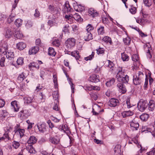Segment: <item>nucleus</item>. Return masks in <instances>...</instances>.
<instances>
[{
    "label": "nucleus",
    "mask_w": 155,
    "mask_h": 155,
    "mask_svg": "<svg viewBox=\"0 0 155 155\" xmlns=\"http://www.w3.org/2000/svg\"><path fill=\"white\" fill-rule=\"evenodd\" d=\"M99 76L96 74H93L89 78L90 81L96 83L100 81Z\"/></svg>",
    "instance_id": "12"
},
{
    "label": "nucleus",
    "mask_w": 155,
    "mask_h": 155,
    "mask_svg": "<svg viewBox=\"0 0 155 155\" xmlns=\"http://www.w3.org/2000/svg\"><path fill=\"white\" fill-rule=\"evenodd\" d=\"M6 57L8 60V62L12 63L14 61L15 56L13 52L12 51L6 52Z\"/></svg>",
    "instance_id": "6"
},
{
    "label": "nucleus",
    "mask_w": 155,
    "mask_h": 155,
    "mask_svg": "<svg viewBox=\"0 0 155 155\" xmlns=\"http://www.w3.org/2000/svg\"><path fill=\"white\" fill-rule=\"evenodd\" d=\"M88 13L90 15L93 17L97 16L98 15V13L93 8H90L88 10Z\"/></svg>",
    "instance_id": "21"
},
{
    "label": "nucleus",
    "mask_w": 155,
    "mask_h": 155,
    "mask_svg": "<svg viewBox=\"0 0 155 155\" xmlns=\"http://www.w3.org/2000/svg\"><path fill=\"white\" fill-rule=\"evenodd\" d=\"M52 44L54 45L56 47H59L60 45V41L58 39L55 40L53 41Z\"/></svg>",
    "instance_id": "56"
},
{
    "label": "nucleus",
    "mask_w": 155,
    "mask_h": 155,
    "mask_svg": "<svg viewBox=\"0 0 155 155\" xmlns=\"http://www.w3.org/2000/svg\"><path fill=\"white\" fill-rule=\"evenodd\" d=\"M74 9L76 11L81 12L84 10L85 7L84 6H82L80 5H78L77 6H74Z\"/></svg>",
    "instance_id": "28"
},
{
    "label": "nucleus",
    "mask_w": 155,
    "mask_h": 155,
    "mask_svg": "<svg viewBox=\"0 0 155 155\" xmlns=\"http://www.w3.org/2000/svg\"><path fill=\"white\" fill-rule=\"evenodd\" d=\"M144 75L143 73L140 71L136 73L133 76V82L135 85L140 84L144 78Z\"/></svg>",
    "instance_id": "2"
},
{
    "label": "nucleus",
    "mask_w": 155,
    "mask_h": 155,
    "mask_svg": "<svg viewBox=\"0 0 155 155\" xmlns=\"http://www.w3.org/2000/svg\"><path fill=\"white\" fill-rule=\"evenodd\" d=\"M125 84L126 83L118 82L117 86L119 88V91L122 94H124L127 91V89Z\"/></svg>",
    "instance_id": "7"
},
{
    "label": "nucleus",
    "mask_w": 155,
    "mask_h": 155,
    "mask_svg": "<svg viewBox=\"0 0 155 155\" xmlns=\"http://www.w3.org/2000/svg\"><path fill=\"white\" fill-rule=\"evenodd\" d=\"M97 53L98 54H102L104 53V50L103 48H99L96 50Z\"/></svg>",
    "instance_id": "57"
},
{
    "label": "nucleus",
    "mask_w": 155,
    "mask_h": 155,
    "mask_svg": "<svg viewBox=\"0 0 155 155\" xmlns=\"http://www.w3.org/2000/svg\"><path fill=\"white\" fill-rule=\"evenodd\" d=\"M33 25V23L30 20H28L25 26L27 28H31Z\"/></svg>",
    "instance_id": "51"
},
{
    "label": "nucleus",
    "mask_w": 155,
    "mask_h": 155,
    "mask_svg": "<svg viewBox=\"0 0 155 155\" xmlns=\"http://www.w3.org/2000/svg\"><path fill=\"white\" fill-rule=\"evenodd\" d=\"M115 81V79L114 78H112L110 80L107 81L105 84L107 87H110L114 84Z\"/></svg>",
    "instance_id": "29"
},
{
    "label": "nucleus",
    "mask_w": 155,
    "mask_h": 155,
    "mask_svg": "<svg viewBox=\"0 0 155 155\" xmlns=\"http://www.w3.org/2000/svg\"><path fill=\"white\" fill-rule=\"evenodd\" d=\"M20 113L21 116H24L27 117L30 115V114L26 110L21 111Z\"/></svg>",
    "instance_id": "41"
},
{
    "label": "nucleus",
    "mask_w": 155,
    "mask_h": 155,
    "mask_svg": "<svg viewBox=\"0 0 155 155\" xmlns=\"http://www.w3.org/2000/svg\"><path fill=\"white\" fill-rule=\"evenodd\" d=\"M130 12L133 14H134L136 12V9L135 7H131V8L130 9Z\"/></svg>",
    "instance_id": "60"
},
{
    "label": "nucleus",
    "mask_w": 155,
    "mask_h": 155,
    "mask_svg": "<svg viewBox=\"0 0 155 155\" xmlns=\"http://www.w3.org/2000/svg\"><path fill=\"white\" fill-rule=\"evenodd\" d=\"M35 11V13L34 14V16L35 17H39L40 14L39 11L37 10V9H36Z\"/></svg>",
    "instance_id": "63"
},
{
    "label": "nucleus",
    "mask_w": 155,
    "mask_h": 155,
    "mask_svg": "<svg viewBox=\"0 0 155 155\" xmlns=\"http://www.w3.org/2000/svg\"><path fill=\"white\" fill-rule=\"evenodd\" d=\"M149 117V114H143L140 116V118L142 121H146L147 120Z\"/></svg>",
    "instance_id": "31"
},
{
    "label": "nucleus",
    "mask_w": 155,
    "mask_h": 155,
    "mask_svg": "<svg viewBox=\"0 0 155 155\" xmlns=\"http://www.w3.org/2000/svg\"><path fill=\"white\" fill-rule=\"evenodd\" d=\"M53 82H54L55 86L56 87L57 85V78L56 75H53Z\"/></svg>",
    "instance_id": "61"
},
{
    "label": "nucleus",
    "mask_w": 155,
    "mask_h": 155,
    "mask_svg": "<svg viewBox=\"0 0 155 155\" xmlns=\"http://www.w3.org/2000/svg\"><path fill=\"white\" fill-rule=\"evenodd\" d=\"M65 18L66 19V21L69 24H71L73 22V17L72 15H66Z\"/></svg>",
    "instance_id": "34"
},
{
    "label": "nucleus",
    "mask_w": 155,
    "mask_h": 155,
    "mask_svg": "<svg viewBox=\"0 0 155 155\" xmlns=\"http://www.w3.org/2000/svg\"><path fill=\"white\" fill-rule=\"evenodd\" d=\"M121 146L119 144L117 145L114 149V154L115 155H121Z\"/></svg>",
    "instance_id": "19"
},
{
    "label": "nucleus",
    "mask_w": 155,
    "mask_h": 155,
    "mask_svg": "<svg viewBox=\"0 0 155 155\" xmlns=\"http://www.w3.org/2000/svg\"><path fill=\"white\" fill-rule=\"evenodd\" d=\"M22 20L21 19H18L15 21V24L18 27H20L22 24Z\"/></svg>",
    "instance_id": "45"
},
{
    "label": "nucleus",
    "mask_w": 155,
    "mask_h": 155,
    "mask_svg": "<svg viewBox=\"0 0 155 155\" xmlns=\"http://www.w3.org/2000/svg\"><path fill=\"white\" fill-rule=\"evenodd\" d=\"M59 129L61 130H63L64 132H65L66 131L69 130V128L68 127L67 125L66 124L60 125L59 127Z\"/></svg>",
    "instance_id": "37"
},
{
    "label": "nucleus",
    "mask_w": 155,
    "mask_h": 155,
    "mask_svg": "<svg viewBox=\"0 0 155 155\" xmlns=\"http://www.w3.org/2000/svg\"><path fill=\"white\" fill-rule=\"evenodd\" d=\"M148 109L149 110L152 111L155 108V102L153 100H151L150 101L149 103L148 104Z\"/></svg>",
    "instance_id": "20"
},
{
    "label": "nucleus",
    "mask_w": 155,
    "mask_h": 155,
    "mask_svg": "<svg viewBox=\"0 0 155 155\" xmlns=\"http://www.w3.org/2000/svg\"><path fill=\"white\" fill-rule=\"evenodd\" d=\"M26 148L28 152L31 153H34L35 152V151L33 148L32 145H26Z\"/></svg>",
    "instance_id": "25"
},
{
    "label": "nucleus",
    "mask_w": 155,
    "mask_h": 155,
    "mask_svg": "<svg viewBox=\"0 0 155 155\" xmlns=\"http://www.w3.org/2000/svg\"><path fill=\"white\" fill-rule=\"evenodd\" d=\"M73 18L75 20L78 21L80 20L81 18L80 15L77 13H76L74 15Z\"/></svg>",
    "instance_id": "58"
},
{
    "label": "nucleus",
    "mask_w": 155,
    "mask_h": 155,
    "mask_svg": "<svg viewBox=\"0 0 155 155\" xmlns=\"http://www.w3.org/2000/svg\"><path fill=\"white\" fill-rule=\"evenodd\" d=\"M108 64H106V66H107L109 68H110L112 70H113V67L114 66V64L113 63V62L110 60H108L107 61Z\"/></svg>",
    "instance_id": "43"
},
{
    "label": "nucleus",
    "mask_w": 155,
    "mask_h": 155,
    "mask_svg": "<svg viewBox=\"0 0 155 155\" xmlns=\"http://www.w3.org/2000/svg\"><path fill=\"white\" fill-rule=\"evenodd\" d=\"M71 8L68 2H66L63 5L62 11L64 13L68 12L70 11Z\"/></svg>",
    "instance_id": "16"
},
{
    "label": "nucleus",
    "mask_w": 155,
    "mask_h": 155,
    "mask_svg": "<svg viewBox=\"0 0 155 155\" xmlns=\"http://www.w3.org/2000/svg\"><path fill=\"white\" fill-rule=\"evenodd\" d=\"M25 130L23 129H18L17 130H15V133H18L20 134L21 137H22L24 135V133Z\"/></svg>",
    "instance_id": "44"
},
{
    "label": "nucleus",
    "mask_w": 155,
    "mask_h": 155,
    "mask_svg": "<svg viewBox=\"0 0 155 155\" xmlns=\"http://www.w3.org/2000/svg\"><path fill=\"white\" fill-rule=\"evenodd\" d=\"M12 146L14 148L16 149L20 146V143L18 142L14 141L12 142Z\"/></svg>",
    "instance_id": "52"
},
{
    "label": "nucleus",
    "mask_w": 155,
    "mask_h": 155,
    "mask_svg": "<svg viewBox=\"0 0 155 155\" xmlns=\"http://www.w3.org/2000/svg\"><path fill=\"white\" fill-rule=\"evenodd\" d=\"M119 104V101L117 99L112 98L108 102V104L110 106L114 107L118 105Z\"/></svg>",
    "instance_id": "10"
},
{
    "label": "nucleus",
    "mask_w": 155,
    "mask_h": 155,
    "mask_svg": "<svg viewBox=\"0 0 155 155\" xmlns=\"http://www.w3.org/2000/svg\"><path fill=\"white\" fill-rule=\"evenodd\" d=\"M65 53L67 54H70L72 56L74 57L77 60H79L80 58V55H79V52L78 51H75L72 52H70L67 51Z\"/></svg>",
    "instance_id": "11"
},
{
    "label": "nucleus",
    "mask_w": 155,
    "mask_h": 155,
    "mask_svg": "<svg viewBox=\"0 0 155 155\" xmlns=\"http://www.w3.org/2000/svg\"><path fill=\"white\" fill-rule=\"evenodd\" d=\"M49 140L51 143L54 144H58L60 142V139L59 138L52 136L50 137Z\"/></svg>",
    "instance_id": "18"
},
{
    "label": "nucleus",
    "mask_w": 155,
    "mask_h": 155,
    "mask_svg": "<svg viewBox=\"0 0 155 155\" xmlns=\"http://www.w3.org/2000/svg\"><path fill=\"white\" fill-rule=\"evenodd\" d=\"M75 40L73 38L68 39L66 41V45L67 47L71 48L74 46L75 45Z\"/></svg>",
    "instance_id": "8"
},
{
    "label": "nucleus",
    "mask_w": 155,
    "mask_h": 155,
    "mask_svg": "<svg viewBox=\"0 0 155 155\" xmlns=\"http://www.w3.org/2000/svg\"><path fill=\"white\" fill-rule=\"evenodd\" d=\"M130 128L133 130H137L139 127V124L135 120H132L130 124Z\"/></svg>",
    "instance_id": "13"
},
{
    "label": "nucleus",
    "mask_w": 155,
    "mask_h": 155,
    "mask_svg": "<svg viewBox=\"0 0 155 155\" xmlns=\"http://www.w3.org/2000/svg\"><path fill=\"white\" fill-rule=\"evenodd\" d=\"M7 115L8 113L6 110H2L0 111V118H1V119L5 118Z\"/></svg>",
    "instance_id": "35"
},
{
    "label": "nucleus",
    "mask_w": 155,
    "mask_h": 155,
    "mask_svg": "<svg viewBox=\"0 0 155 155\" xmlns=\"http://www.w3.org/2000/svg\"><path fill=\"white\" fill-rule=\"evenodd\" d=\"M6 51L3 48H0V64L2 67L4 66V62L5 60Z\"/></svg>",
    "instance_id": "5"
},
{
    "label": "nucleus",
    "mask_w": 155,
    "mask_h": 155,
    "mask_svg": "<svg viewBox=\"0 0 155 155\" xmlns=\"http://www.w3.org/2000/svg\"><path fill=\"white\" fill-rule=\"evenodd\" d=\"M69 26L68 25H65L63 29V31L65 33L68 32L69 31Z\"/></svg>",
    "instance_id": "59"
},
{
    "label": "nucleus",
    "mask_w": 155,
    "mask_h": 155,
    "mask_svg": "<svg viewBox=\"0 0 155 155\" xmlns=\"http://www.w3.org/2000/svg\"><path fill=\"white\" fill-rule=\"evenodd\" d=\"M148 106L147 101L141 100L137 104V108L141 112L143 111Z\"/></svg>",
    "instance_id": "4"
},
{
    "label": "nucleus",
    "mask_w": 155,
    "mask_h": 155,
    "mask_svg": "<svg viewBox=\"0 0 155 155\" xmlns=\"http://www.w3.org/2000/svg\"><path fill=\"white\" fill-rule=\"evenodd\" d=\"M118 72L117 78L118 82L127 83L129 80V76L126 74L125 70L122 67H119L117 69Z\"/></svg>",
    "instance_id": "1"
},
{
    "label": "nucleus",
    "mask_w": 155,
    "mask_h": 155,
    "mask_svg": "<svg viewBox=\"0 0 155 155\" xmlns=\"http://www.w3.org/2000/svg\"><path fill=\"white\" fill-rule=\"evenodd\" d=\"M17 47L20 50H23L26 47L25 44L23 42H20L16 45Z\"/></svg>",
    "instance_id": "24"
},
{
    "label": "nucleus",
    "mask_w": 155,
    "mask_h": 155,
    "mask_svg": "<svg viewBox=\"0 0 155 155\" xmlns=\"http://www.w3.org/2000/svg\"><path fill=\"white\" fill-rule=\"evenodd\" d=\"M24 103L27 104H29L31 103L32 101L33 98L28 96L25 97L23 98Z\"/></svg>",
    "instance_id": "33"
},
{
    "label": "nucleus",
    "mask_w": 155,
    "mask_h": 155,
    "mask_svg": "<svg viewBox=\"0 0 155 155\" xmlns=\"http://www.w3.org/2000/svg\"><path fill=\"white\" fill-rule=\"evenodd\" d=\"M15 14L12 13L8 17L7 19L8 23H10L15 19Z\"/></svg>",
    "instance_id": "32"
},
{
    "label": "nucleus",
    "mask_w": 155,
    "mask_h": 155,
    "mask_svg": "<svg viewBox=\"0 0 155 155\" xmlns=\"http://www.w3.org/2000/svg\"><path fill=\"white\" fill-rule=\"evenodd\" d=\"M123 41L125 45H129L130 43L131 39L130 37H127L126 38H124Z\"/></svg>",
    "instance_id": "42"
},
{
    "label": "nucleus",
    "mask_w": 155,
    "mask_h": 155,
    "mask_svg": "<svg viewBox=\"0 0 155 155\" xmlns=\"http://www.w3.org/2000/svg\"><path fill=\"white\" fill-rule=\"evenodd\" d=\"M133 114V112L130 110L124 111L121 113L123 117L132 116Z\"/></svg>",
    "instance_id": "26"
},
{
    "label": "nucleus",
    "mask_w": 155,
    "mask_h": 155,
    "mask_svg": "<svg viewBox=\"0 0 155 155\" xmlns=\"http://www.w3.org/2000/svg\"><path fill=\"white\" fill-rule=\"evenodd\" d=\"M121 58L124 61H127L128 60V56L124 53H121Z\"/></svg>",
    "instance_id": "48"
},
{
    "label": "nucleus",
    "mask_w": 155,
    "mask_h": 155,
    "mask_svg": "<svg viewBox=\"0 0 155 155\" xmlns=\"http://www.w3.org/2000/svg\"><path fill=\"white\" fill-rule=\"evenodd\" d=\"M28 67L30 69H31L32 67L36 68L38 69L39 68V66L38 63L35 62H32L29 64Z\"/></svg>",
    "instance_id": "38"
},
{
    "label": "nucleus",
    "mask_w": 155,
    "mask_h": 155,
    "mask_svg": "<svg viewBox=\"0 0 155 155\" xmlns=\"http://www.w3.org/2000/svg\"><path fill=\"white\" fill-rule=\"evenodd\" d=\"M132 61L134 62H137V64H139V57L138 55L137 54H134L132 56Z\"/></svg>",
    "instance_id": "30"
},
{
    "label": "nucleus",
    "mask_w": 155,
    "mask_h": 155,
    "mask_svg": "<svg viewBox=\"0 0 155 155\" xmlns=\"http://www.w3.org/2000/svg\"><path fill=\"white\" fill-rule=\"evenodd\" d=\"M12 129L10 127H6L5 129V133L4 134L3 137L0 138V141L2 140H4L5 139H7L8 140H9L10 137L8 135V134L9 132L11 131Z\"/></svg>",
    "instance_id": "9"
},
{
    "label": "nucleus",
    "mask_w": 155,
    "mask_h": 155,
    "mask_svg": "<svg viewBox=\"0 0 155 155\" xmlns=\"http://www.w3.org/2000/svg\"><path fill=\"white\" fill-rule=\"evenodd\" d=\"M12 33L10 29L9 28H7L6 29L5 34V36L6 38H9L11 37L12 36Z\"/></svg>",
    "instance_id": "36"
},
{
    "label": "nucleus",
    "mask_w": 155,
    "mask_h": 155,
    "mask_svg": "<svg viewBox=\"0 0 155 155\" xmlns=\"http://www.w3.org/2000/svg\"><path fill=\"white\" fill-rule=\"evenodd\" d=\"M84 40L87 41H89L93 39L92 35L91 33L89 32H85L84 36Z\"/></svg>",
    "instance_id": "17"
},
{
    "label": "nucleus",
    "mask_w": 155,
    "mask_h": 155,
    "mask_svg": "<svg viewBox=\"0 0 155 155\" xmlns=\"http://www.w3.org/2000/svg\"><path fill=\"white\" fill-rule=\"evenodd\" d=\"M104 27L103 26H101L100 28H98L97 31L99 35H103L104 33Z\"/></svg>",
    "instance_id": "53"
},
{
    "label": "nucleus",
    "mask_w": 155,
    "mask_h": 155,
    "mask_svg": "<svg viewBox=\"0 0 155 155\" xmlns=\"http://www.w3.org/2000/svg\"><path fill=\"white\" fill-rule=\"evenodd\" d=\"M25 78V76L24 74L22 73L19 75L18 78V81H19V82H21Z\"/></svg>",
    "instance_id": "49"
},
{
    "label": "nucleus",
    "mask_w": 155,
    "mask_h": 155,
    "mask_svg": "<svg viewBox=\"0 0 155 155\" xmlns=\"http://www.w3.org/2000/svg\"><path fill=\"white\" fill-rule=\"evenodd\" d=\"M48 10L49 12L51 14H53V15H55V18H58L60 14V9L54 5H50L48 6Z\"/></svg>",
    "instance_id": "3"
},
{
    "label": "nucleus",
    "mask_w": 155,
    "mask_h": 155,
    "mask_svg": "<svg viewBox=\"0 0 155 155\" xmlns=\"http://www.w3.org/2000/svg\"><path fill=\"white\" fill-rule=\"evenodd\" d=\"M11 105L12 106V108L13 109L15 112H17L19 110V107L18 106L17 102L15 101L11 103Z\"/></svg>",
    "instance_id": "23"
},
{
    "label": "nucleus",
    "mask_w": 155,
    "mask_h": 155,
    "mask_svg": "<svg viewBox=\"0 0 155 155\" xmlns=\"http://www.w3.org/2000/svg\"><path fill=\"white\" fill-rule=\"evenodd\" d=\"M78 26L77 25H73L72 26V28L73 31L74 32H76L78 30Z\"/></svg>",
    "instance_id": "62"
},
{
    "label": "nucleus",
    "mask_w": 155,
    "mask_h": 155,
    "mask_svg": "<svg viewBox=\"0 0 155 155\" xmlns=\"http://www.w3.org/2000/svg\"><path fill=\"white\" fill-rule=\"evenodd\" d=\"M102 40L106 43H109L110 45L112 42L111 38L107 36H105L102 39Z\"/></svg>",
    "instance_id": "40"
},
{
    "label": "nucleus",
    "mask_w": 155,
    "mask_h": 155,
    "mask_svg": "<svg viewBox=\"0 0 155 155\" xmlns=\"http://www.w3.org/2000/svg\"><path fill=\"white\" fill-rule=\"evenodd\" d=\"M94 55V52H92L91 55L85 58V60L87 61L91 60L93 58Z\"/></svg>",
    "instance_id": "54"
},
{
    "label": "nucleus",
    "mask_w": 155,
    "mask_h": 155,
    "mask_svg": "<svg viewBox=\"0 0 155 155\" xmlns=\"http://www.w3.org/2000/svg\"><path fill=\"white\" fill-rule=\"evenodd\" d=\"M18 65H21L24 63V59L22 57H19L16 61Z\"/></svg>",
    "instance_id": "47"
},
{
    "label": "nucleus",
    "mask_w": 155,
    "mask_h": 155,
    "mask_svg": "<svg viewBox=\"0 0 155 155\" xmlns=\"http://www.w3.org/2000/svg\"><path fill=\"white\" fill-rule=\"evenodd\" d=\"M48 54L51 56H54L56 54L54 49L52 48H49L48 49Z\"/></svg>",
    "instance_id": "39"
},
{
    "label": "nucleus",
    "mask_w": 155,
    "mask_h": 155,
    "mask_svg": "<svg viewBox=\"0 0 155 155\" xmlns=\"http://www.w3.org/2000/svg\"><path fill=\"white\" fill-rule=\"evenodd\" d=\"M39 47L38 46H34L30 49L29 50V54L30 55L35 54L39 51Z\"/></svg>",
    "instance_id": "14"
},
{
    "label": "nucleus",
    "mask_w": 155,
    "mask_h": 155,
    "mask_svg": "<svg viewBox=\"0 0 155 155\" xmlns=\"http://www.w3.org/2000/svg\"><path fill=\"white\" fill-rule=\"evenodd\" d=\"M143 2L145 5L148 7L152 5V2L150 0H143Z\"/></svg>",
    "instance_id": "50"
},
{
    "label": "nucleus",
    "mask_w": 155,
    "mask_h": 155,
    "mask_svg": "<svg viewBox=\"0 0 155 155\" xmlns=\"http://www.w3.org/2000/svg\"><path fill=\"white\" fill-rule=\"evenodd\" d=\"M37 140V138L34 136H31L27 141L28 144L33 145L35 143Z\"/></svg>",
    "instance_id": "15"
},
{
    "label": "nucleus",
    "mask_w": 155,
    "mask_h": 155,
    "mask_svg": "<svg viewBox=\"0 0 155 155\" xmlns=\"http://www.w3.org/2000/svg\"><path fill=\"white\" fill-rule=\"evenodd\" d=\"M94 29V27L91 24H88L86 27V32H90Z\"/></svg>",
    "instance_id": "55"
},
{
    "label": "nucleus",
    "mask_w": 155,
    "mask_h": 155,
    "mask_svg": "<svg viewBox=\"0 0 155 155\" xmlns=\"http://www.w3.org/2000/svg\"><path fill=\"white\" fill-rule=\"evenodd\" d=\"M144 49L147 53V57L149 58H151V55L150 53V50L151 49L147 45H146L144 46Z\"/></svg>",
    "instance_id": "27"
},
{
    "label": "nucleus",
    "mask_w": 155,
    "mask_h": 155,
    "mask_svg": "<svg viewBox=\"0 0 155 155\" xmlns=\"http://www.w3.org/2000/svg\"><path fill=\"white\" fill-rule=\"evenodd\" d=\"M37 127L39 131L42 133H44L46 131V125L44 123L38 124Z\"/></svg>",
    "instance_id": "22"
},
{
    "label": "nucleus",
    "mask_w": 155,
    "mask_h": 155,
    "mask_svg": "<svg viewBox=\"0 0 155 155\" xmlns=\"http://www.w3.org/2000/svg\"><path fill=\"white\" fill-rule=\"evenodd\" d=\"M5 102L2 99H0V108L3 107L5 105Z\"/></svg>",
    "instance_id": "64"
},
{
    "label": "nucleus",
    "mask_w": 155,
    "mask_h": 155,
    "mask_svg": "<svg viewBox=\"0 0 155 155\" xmlns=\"http://www.w3.org/2000/svg\"><path fill=\"white\" fill-rule=\"evenodd\" d=\"M14 36L17 38L19 39L23 37V35L20 31H17L15 32V35Z\"/></svg>",
    "instance_id": "46"
}]
</instances>
